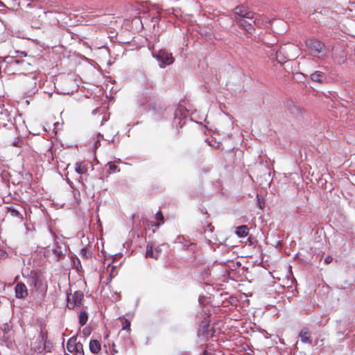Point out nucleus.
I'll list each match as a JSON object with an SVG mask.
<instances>
[{
    "label": "nucleus",
    "instance_id": "1",
    "mask_svg": "<svg viewBox=\"0 0 355 355\" xmlns=\"http://www.w3.org/2000/svg\"><path fill=\"white\" fill-rule=\"evenodd\" d=\"M254 17V13L252 11L243 6H238L234 9V15L231 18L248 33L252 34L255 29L251 20Z\"/></svg>",
    "mask_w": 355,
    "mask_h": 355
},
{
    "label": "nucleus",
    "instance_id": "2",
    "mask_svg": "<svg viewBox=\"0 0 355 355\" xmlns=\"http://www.w3.org/2000/svg\"><path fill=\"white\" fill-rule=\"evenodd\" d=\"M38 76L35 73L21 74L18 78V87L25 95L31 96L37 92Z\"/></svg>",
    "mask_w": 355,
    "mask_h": 355
},
{
    "label": "nucleus",
    "instance_id": "3",
    "mask_svg": "<svg viewBox=\"0 0 355 355\" xmlns=\"http://www.w3.org/2000/svg\"><path fill=\"white\" fill-rule=\"evenodd\" d=\"M306 46L312 52V55L318 58L324 59L327 58L325 45L316 39H309L306 40Z\"/></svg>",
    "mask_w": 355,
    "mask_h": 355
},
{
    "label": "nucleus",
    "instance_id": "4",
    "mask_svg": "<svg viewBox=\"0 0 355 355\" xmlns=\"http://www.w3.org/2000/svg\"><path fill=\"white\" fill-rule=\"evenodd\" d=\"M58 85L60 92L63 94H73L78 89L76 80L71 76H67L63 80H59Z\"/></svg>",
    "mask_w": 355,
    "mask_h": 355
},
{
    "label": "nucleus",
    "instance_id": "5",
    "mask_svg": "<svg viewBox=\"0 0 355 355\" xmlns=\"http://www.w3.org/2000/svg\"><path fill=\"white\" fill-rule=\"evenodd\" d=\"M67 350L73 355H85L83 346L80 342H77V338L73 336L69 339L67 343Z\"/></svg>",
    "mask_w": 355,
    "mask_h": 355
},
{
    "label": "nucleus",
    "instance_id": "6",
    "mask_svg": "<svg viewBox=\"0 0 355 355\" xmlns=\"http://www.w3.org/2000/svg\"><path fill=\"white\" fill-rule=\"evenodd\" d=\"M153 55L158 60L159 67L162 68L165 67L166 64H171L174 62L172 54L168 53L166 50H160L157 53Z\"/></svg>",
    "mask_w": 355,
    "mask_h": 355
},
{
    "label": "nucleus",
    "instance_id": "7",
    "mask_svg": "<svg viewBox=\"0 0 355 355\" xmlns=\"http://www.w3.org/2000/svg\"><path fill=\"white\" fill-rule=\"evenodd\" d=\"M161 251L159 246L155 247L152 243H148L146 245V257L157 259L160 256Z\"/></svg>",
    "mask_w": 355,
    "mask_h": 355
},
{
    "label": "nucleus",
    "instance_id": "8",
    "mask_svg": "<svg viewBox=\"0 0 355 355\" xmlns=\"http://www.w3.org/2000/svg\"><path fill=\"white\" fill-rule=\"evenodd\" d=\"M15 296L17 298H25L28 295V290L26 285L22 282H19L15 287Z\"/></svg>",
    "mask_w": 355,
    "mask_h": 355
},
{
    "label": "nucleus",
    "instance_id": "9",
    "mask_svg": "<svg viewBox=\"0 0 355 355\" xmlns=\"http://www.w3.org/2000/svg\"><path fill=\"white\" fill-rule=\"evenodd\" d=\"M155 85L153 82L149 79H146L143 85V94L144 95H153Z\"/></svg>",
    "mask_w": 355,
    "mask_h": 355
},
{
    "label": "nucleus",
    "instance_id": "10",
    "mask_svg": "<svg viewBox=\"0 0 355 355\" xmlns=\"http://www.w3.org/2000/svg\"><path fill=\"white\" fill-rule=\"evenodd\" d=\"M299 337L302 343L311 344L312 342L310 332L307 328H304L301 330Z\"/></svg>",
    "mask_w": 355,
    "mask_h": 355
},
{
    "label": "nucleus",
    "instance_id": "11",
    "mask_svg": "<svg viewBox=\"0 0 355 355\" xmlns=\"http://www.w3.org/2000/svg\"><path fill=\"white\" fill-rule=\"evenodd\" d=\"M71 299L75 302V304H78V306H80L82 304V300L84 297V294L80 291H76L73 295H70Z\"/></svg>",
    "mask_w": 355,
    "mask_h": 355
},
{
    "label": "nucleus",
    "instance_id": "12",
    "mask_svg": "<svg viewBox=\"0 0 355 355\" xmlns=\"http://www.w3.org/2000/svg\"><path fill=\"white\" fill-rule=\"evenodd\" d=\"M101 349V345L97 340H92L89 342V350L93 354H98Z\"/></svg>",
    "mask_w": 355,
    "mask_h": 355
},
{
    "label": "nucleus",
    "instance_id": "13",
    "mask_svg": "<svg viewBox=\"0 0 355 355\" xmlns=\"http://www.w3.org/2000/svg\"><path fill=\"white\" fill-rule=\"evenodd\" d=\"M310 78L313 81L317 83H322L323 80L325 79L326 76L324 73L317 71L311 73Z\"/></svg>",
    "mask_w": 355,
    "mask_h": 355
},
{
    "label": "nucleus",
    "instance_id": "14",
    "mask_svg": "<svg viewBox=\"0 0 355 355\" xmlns=\"http://www.w3.org/2000/svg\"><path fill=\"white\" fill-rule=\"evenodd\" d=\"M53 253L56 256L57 260L58 261L60 258L64 257V252L63 251V248L62 246L55 244L53 248L52 249Z\"/></svg>",
    "mask_w": 355,
    "mask_h": 355
},
{
    "label": "nucleus",
    "instance_id": "15",
    "mask_svg": "<svg viewBox=\"0 0 355 355\" xmlns=\"http://www.w3.org/2000/svg\"><path fill=\"white\" fill-rule=\"evenodd\" d=\"M249 229L247 225H241L236 228V234L239 237H244L248 234Z\"/></svg>",
    "mask_w": 355,
    "mask_h": 355
},
{
    "label": "nucleus",
    "instance_id": "16",
    "mask_svg": "<svg viewBox=\"0 0 355 355\" xmlns=\"http://www.w3.org/2000/svg\"><path fill=\"white\" fill-rule=\"evenodd\" d=\"M75 171L79 174H85L87 171V166L81 163L76 162L75 164Z\"/></svg>",
    "mask_w": 355,
    "mask_h": 355
},
{
    "label": "nucleus",
    "instance_id": "17",
    "mask_svg": "<svg viewBox=\"0 0 355 355\" xmlns=\"http://www.w3.org/2000/svg\"><path fill=\"white\" fill-rule=\"evenodd\" d=\"M79 323L81 326L85 325L88 320L87 313L85 311H82L79 315Z\"/></svg>",
    "mask_w": 355,
    "mask_h": 355
},
{
    "label": "nucleus",
    "instance_id": "18",
    "mask_svg": "<svg viewBox=\"0 0 355 355\" xmlns=\"http://www.w3.org/2000/svg\"><path fill=\"white\" fill-rule=\"evenodd\" d=\"M253 26H257V27H259L262 24H263V21L260 19V16L259 15H256L254 14V17L252 20H251Z\"/></svg>",
    "mask_w": 355,
    "mask_h": 355
},
{
    "label": "nucleus",
    "instance_id": "19",
    "mask_svg": "<svg viewBox=\"0 0 355 355\" xmlns=\"http://www.w3.org/2000/svg\"><path fill=\"white\" fill-rule=\"evenodd\" d=\"M78 306V304H75V302L71 299L69 295H67V307L70 309H74L75 306Z\"/></svg>",
    "mask_w": 355,
    "mask_h": 355
},
{
    "label": "nucleus",
    "instance_id": "20",
    "mask_svg": "<svg viewBox=\"0 0 355 355\" xmlns=\"http://www.w3.org/2000/svg\"><path fill=\"white\" fill-rule=\"evenodd\" d=\"M80 255L83 257L88 258V257H90L92 256V252H89L87 248H83L80 250Z\"/></svg>",
    "mask_w": 355,
    "mask_h": 355
},
{
    "label": "nucleus",
    "instance_id": "21",
    "mask_svg": "<svg viewBox=\"0 0 355 355\" xmlns=\"http://www.w3.org/2000/svg\"><path fill=\"white\" fill-rule=\"evenodd\" d=\"M109 165V173H115L119 171L118 166L112 163H108Z\"/></svg>",
    "mask_w": 355,
    "mask_h": 355
},
{
    "label": "nucleus",
    "instance_id": "22",
    "mask_svg": "<svg viewBox=\"0 0 355 355\" xmlns=\"http://www.w3.org/2000/svg\"><path fill=\"white\" fill-rule=\"evenodd\" d=\"M282 49L280 48L279 49H276L275 48H274L272 50V53H271V55H275L277 57V59L278 60L279 57V55L282 53Z\"/></svg>",
    "mask_w": 355,
    "mask_h": 355
},
{
    "label": "nucleus",
    "instance_id": "23",
    "mask_svg": "<svg viewBox=\"0 0 355 355\" xmlns=\"http://www.w3.org/2000/svg\"><path fill=\"white\" fill-rule=\"evenodd\" d=\"M123 329H125L127 331H130V322L125 319L123 323Z\"/></svg>",
    "mask_w": 355,
    "mask_h": 355
},
{
    "label": "nucleus",
    "instance_id": "24",
    "mask_svg": "<svg viewBox=\"0 0 355 355\" xmlns=\"http://www.w3.org/2000/svg\"><path fill=\"white\" fill-rule=\"evenodd\" d=\"M155 219L157 220H160L162 223H164V216L162 215V213L160 210L158 211V212L155 215Z\"/></svg>",
    "mask_w": 355,
    "mask_h": 355
},
{
    "label": "nucleus",
    "instance_id": "25",
    "mask_svg": "<svg viewBox=\"0 0 355 355\" xmlns=\"http://www.w3.org/2000/svg\"><path fill=\"white\" fill-rule=\"evenodd\" d=\"M73 266L78 270L81 268V264L79 259L76 258L73 259Z\"/></svg>",
    "mask_w": 355,
    "mask_h": 355
},
{
    "label": "nucleus",
    "instance_id": "26",
    "mask_svg": "<svg viewBox=\"0 0 355 355\" xmlns=\"http://www.w3.org/2000/svg\"><path fill=\"white\" fill-rule=\"evenodd\" d=\"M8 212H10L12 216H18L19 215V211L14 208H8Z\"/></svg>",
    "mask_w": 355,
    "mask_h": 355
},
{
    "label": "nucleus",
    "instance_id": "27",
    "mask_svg": "<svg viewBox=\"0 0 355 355\" xmlns=\"http://www.w3.org/2000/svg\"><path fill=\"white\" fill-rule=\"evenodd\" d=\"M332 260H333V259H332L331 257L327 256L324 259V263H327V264H329V263H330L332 261Z\"/></svg>",
    "mask_w": 355,
    "mask_h": 355
},
{
    "label": "nucleus",
    "instance_id": "28",
    "mask_svg": "<svg viewBox=\"0 0 355 355\" xmlns=\"http://www.w3.org/2000/svg\"><path fill=\"white\" fill-rule=\"evenodd\" d=\"M6 252L4 250L0 249V259H4L6 257Z\"/></svg>",
    "mask_w": 355,
    "mask_h": 355
},
{
    "label": "nucleus",
    "instance_id": "29",
    "mask_svg": "<svg viewBox=\"0 0 355 355\" xmlns=\"http://www.w3.org/2000/svg\"><path fill=\"white\" fill-rule=\"evenodd\" d=\"M12 60H13V62H16L17 64H25L24 61H20L19 60L13 59V58H12Z\"/></svg>",
    "mask_w": 355,
    "mask_h": 355
},
{
    "label": "nucleus",
    "instance_id": "30",
    "mask_svg": "<svg viewBox=\"0 0 355 355\" xmlns=\"http://www.w3.org/2000/svg\"><path fill=\"white\" fill-rule=\"evenodd\" d=\"M259 207L261 208V209H263V207L261 205V203L260 202H259Z\"/></svg>",
    "mask_w": 355,
    "mask_h": 355
},
{
    "label": "nucleus",
    "instance_id": "31",
    "mask_svg": "<svg viewBox=\"0 0 355 355\" xmlns=\"http://www.w3.org/2000/svg\"><path fill=\"white\" fill-rule=\"evenodd\" d=\"M83 333H84V334H86L87 333V331L86 330V329H83Z\"/></svg>",
    "mask_w": 355,
    "mask_h": 355
},
{
    "label": "nucleus",
    "instance_id": "32",
    "mask_svg": "<svg viewBox=\"0 0 355 355\" xmlns=\"http://www.w3.org/2000/svg\"><path fill=\"white\" fill-rule=\"evenodd\" d=\"M148 101L146 100L144 102L142 103V105H144L145 103H147Z\"/></svg>",
    "mask_w": 355,
    "mask_h": 355
},
{
    "label": "nucleus",
    "instance_id": "33",
    "mask_svg": "<svg viewBox=\"0 0 355 355\" xmlns=\"http://www.w3.org/2000/svg\"><path fill=\"white\" fill-rule=\"evenodd\" d=\"M134 218H135V215H132V217H131V219H132V221L134 220Z\"/></svg>",
    "mask_w": 355,
    "mask_h": 355
},
{
    "label": "nucleus",
    "instance_id": "34",
    "mask_svg": "<svg viewBox=\"0 0 355 355\" xmlns=\"http://www.w3.org/2000/svg\"><path fill=\"white\" fill-rule=\"evenodd\" d=\"M153 225L156 226V227H159V225L158 223H155Z\"/></svg>",
    "mask_w": 355,
    "mask_h": 355
}]
</instances>
